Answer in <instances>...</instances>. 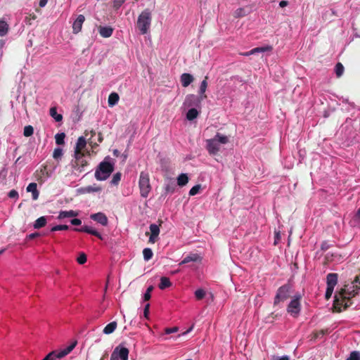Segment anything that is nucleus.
Here are the masks:
<instances>
[{"instance_id": "54", "label": "nucleus", "mask_w": 360, "mask_h": 360, "mask_svg": "<svg viewBox=\"0 0 360 360\" xmlns=\"http://www.w3.org/2000/svg\"><path fill=\"white\" fill-rule=\"evenodd\" d=\"M71 224L74 226H79L82 224V221L79 219H73L71 220Z\"/></svg>"}, {"instance_id": "57", "label": "nucleus", "mask_w": 360, "mask_h": 360, "mask_svg": "<svg viewBox=\"0 0 360 360\" xmlns=\"http://www.w3.org/2000/svg\"><path fill=\"white\" fill-rule=\"evenodd\" d=\"M274 360H289V357L288 356H283L281 357L276 356L274 357Z\"/></svg>"}, {"instance_id": "27", "label": "nucleus", "mask_w": 360, "mask_h": 360, "mask_svg": "<svg viewBox=\"0 0 360 360\" xmlns=\"http://www.w3.org/2000/svg\"><path fill=\"white\" fill-rule=\"evenodd\" d=\"M172 285V283L167 277L162 276L160 278V283H159V288L161 290H165Z\"/></svg>"}, {"instance_id": "47", "label": "nucleus", "mask_w": 360, "mask_h": 360, "mask_svg": "<svg viewBox=\"0 0 360 360\" xmlns=\"http://www.w3.org/2000/svg\"><path fill=\"white\" fill-rule=\"evenodd\" d=\"M188 182V177L186 174L181 173V186H185Z\"/></svg>"}, {"instance_id": "35", "label": "nucleus", "mask_w": 360, "mask_h": 360, "mask_svg": "<svg viewBox=\"0 0 360 360\" xmlns=\"http://www.w3.org/2000/svg\"><path fill=\"white\" fill-rule=\"evenodd\" d=\"M214 138L217 139L218 143H220L225 144V143H228V141H229V139L226 136L222 135L219 133H217Z\"/></svg>"}, {"instance_id": "21", "label": "nucleus", "mask_w": 360, "mask_h": 360, "mask_svg": "<svg viewBox=\"0 0 360 360\" xmlns=\"http://www.w3.org/2000/svg\"><path fill=\"white\" fill-rule=\"evenodd\" d=\"M207 79L208 77L206 76L205 79L202 81L200 89H199V94L201 99L205 98L207 96L205 94L207 87Z\"/></svg>"}, {"instance_id": "37", "label": "nucleus", "mask_w": 360, "mask_h": 360, "mask_svg": "<svg viewBox=\"0 0 360 360\" xmlns=\"http://www.w3.org/2000/svg\"><path fill=\"white\" fill-rule=\"evenodd\" d=\"M121 176L122 174L120 172L115 173L111 179V184L117 185L121 180Z\"/></svg>"}, {"instance_id": "31", "label": "nucleus", "mask_w": 360, "mask_h": 360, "mask_svg": "<svg viewBox=\"0 0 360 360\" xmlns=\"http://www.w3.org/2000/svg\"><path fill=\"white\" fill-rule=\"evenodd\" d=\"M50 115L56 121L60 122L63 120V115L57 113V109L56 107L50 108Z\"/></svg>"}, {"instance_id": "20", "label": "nucleus", "mask_w": 360, "mask_h": 360, "mask_svg": "<svg viewBox=\"0 0 360 360\" xmlns=\"http://www.w3.org/2000/svg\"><path fill=\"white\" fill-rule=\"evenodd\" d=\"M118 351L117 352V359L121 360H128L129 351L127 348L118 346Z\"/></svg>"}, {"instance_id": "51", "label": "nucleus", "mask_w": 360, "mask_h": 360, "mask_svg": "<svg viewBox=\"0 0 360 360\" xmlns=\"http://www.w3.org/2000/svg\"><path fill=\"white\" fill-rule=\"evenodd\" d=\"M352 283L354 285H356V287H357V288L360 287V274L359 276H356Z\"/></svg>"}, {"instance_id": "5", "label": "nucleus", "mask_w": 360, "mask_h": 360, "mask_svg": "<svg viewBox=\"0 0 360 360\" xmlns=\"http://www.w3.org/2000/svg\"><path fill=\"white\" fill-rule=\"evenodd\" d=\"M77 341H75L66 348L57 352L53 351L49 353L42 360H55L56 359H61L70 354L77 345Z\"/></svg>"}, {"instance_id": "32", "label": "nucleus", "mask_w": 360, "mask_h": 360, "mask_svg": "<svg viewBox=\"0 0 360 360\" xmlns=\"http://www.w3.org/2000/svg\"><path fill=\"white\" fill-rule=\"evenodd\" d=\"M143 255L144 259L148 261L153 257V253L150 248H146L143 249Z\"/></svg>"}, {"instance_id": "64", "label": "nucleus", "mask_w": 360, "mask_h": 360, "mask_svg": "<svg viewBox=\"0 0 360 360\" xmlns=\"http://www.w3.org/2000/svg\"><path fill=\"white\" fill-rule=\"evenodd\" d=\"M356 217L358 219H360V208L357 210L356 213Z\"/></svg>"}, {"instance_id": "7", "label": "nucleus", "mask_w": 360, "mask_h": 360, "mask_svg": "<svg viewBox=\"0 0 360 360\" xmlns=\"http://www.w3.org/2000/svg\"><path fill=\"white\" fill-rule=\"evenodd\" d=\"M71 165L76 172H84L88 165V162L84 159V154H75V160H72Z\"/></svg>"}, {"instance_id": "52", "label": "nucleus", "mask_w": 360, "mask_h": 360, "mask_svg": "<svg viewBox=\"0 0 360 360\" xmlns=\"http://www.w3.org/2000/svg\"><path fill=\"white\" fill-rule=\"evenodd\" d=\"M118 349H119V347H116L115 349V350L113 351V352L111 354L110 360H119L117 359V352L118 351Z\"/></svg>"}, {"instance_id": "18", "label": "nucleus", "mask_w": 360, "mask_h": 360, "mask_svg": "<svg viewBox=\"0 0 360 360\" xmlns=\"http://www.w3.org/2000/svg\"><path fill=\"white\" fill-rule=\"evenodd\" d=\"M27 192H31L32 195V199L36 200L39 198V192L37 190V185L36 183H30L27 188Z\"/></svg>"}, {"instance_id": "10", "label": "nucleus", "mask_w": 360, "mask_h": 360, "mask_svg": "<svg viewBox=\"0 0 360 360\" xmlns=\"http://www.w3.org/2000/svg\"><path fill=\"white\" fill-rule=\"evenodd\" d=\"M200 101V97L194 94H189L186 97L184 104L186 107H195L199 105Z\"/></svg>"}, {"instance_id": "40", "label": "nucleus", "mask_w": 360, "mask_h": 360, "mask_svg": "<svg viewBox=\"0 0 360 360\" xmlns=\"http://www.w3.org/2000/svg\"><path fill=\"white\" fill-rule=\"evenodd\" d=\"M63 155V150L60 148H56L53 150V158L56 160L60 158Z\"/></svg>"}, {"instance_id": "1", "label": "nucleus", "mask_w": 360, "mask_h": 360, "mask_svg": "<svg viewBox=\"0 0 360 360\" xmlns=\"http://www.w3.org/2000/svg\"><path fill=\"white\" fill-rule=\"evenodd\" d=\"M360 287L357 288L352 282L350 284H346L338 292L335 293L333 302V308L335 311L341 312V307L344 309H347L352 302L351 299L359 293Z\"/></svg>"}, {"instance_id": "8", "label": "nucleus", "mask_w": 360, "mask_h": 360, "mask_svg": "<svg viewBox=\"0 0 360 360\" xmlns=\"http://www.w3.org/2000/svg\"><path fill=\"white\" fill-rule=\"evenodd\" d=\"M338 275L335 273H330L327 275L326 283L327 288L325 294V298L329 300L333 294V290L336 284L338 283Z\"/></svg>"}, {"instance_id": "60", "label": "nucleus", "mask_w": 360, "mask_h": 360, "mask_svg": "<svg viewBox=\"0 0 360 360\" xmlns=\"http://www.w3.org/2000/svg\"><path fill=\"white\" fill-rule=\"evenodd\" d=\"M287 5H288V1H280V3H279V6H280L281 7H284V6H287Z\"/></svg>"}, {"instance_id": "50", "label": "nucleus", "mask_w": 360, "mask_h": 360, "mask_svg": "<svg viewBox=\"0 0 360 360\" xmlns=\"http://www.w3.org/2000/svg\"><path fill=\"white\" fill-rule=\"evenodd\" d=\"M352 283L354 285H356V287H357V288L360 287V274L359 276H356Z\"/></svg>"}, {"instance_id": "6", "label": "nucleus", "mask_w": 360, "mask_h": 360, "mask_svg": "<svg viewBox=\"0 0 360 360\" xmlns=\"http://www.w3.org/2000/svg\"><path fill=\"white\" fill-rule=\"evenodd\" d=\"M290 285L288 284H285L278 289L274 301V307L278 305L281 302H283L290 297Z\"/></svg>"}, {"instance_id": "16", "label": "nucleus", "mask_w": 360, "mask_h": 360, "mask_svg": "<svg viewBox=\"0 0 360 360\" xmlns=\"http://www.w3.org/2000/svg\"><path fill=\"white\" fill-rule=\"evenodd\" d=\"M271 49H272V47L271 46H264V47H257V48L252 49V50H250L249 51L243 53H241V55L245 56H249L250 55H253V54L258 53L269 51H271Z\"/></svg>"}, {"instance_id": "55", "label": "nucleus", "mask_w": 360, "mask_h": 360, "mask_svg": "<svg viewBox=\"0 0 360 360\" xmlns=\"http://www.w3.org/2000/svg\"><path fill=\"white\" fill-rule=\"evenodd\" d=\"M38 236H39V233H37V232H35V233H32L28 235L27 236V238H28L30 240H32V239H34V238H37Z\"/></svg>"}, {"instance_id": "41", "label": "nucleus", "mask_w": 360, "mask_h": 360, "mask_svg": "<svg viewBox=\"0 0 360 360\" xmlns=\"http://www.w3.org/2000/svg\"><path fill=\"white\" fill-rule=\"evenodd\" d=\"M153 290V285H150L147 288L146 292H145L144 296H143L144 301H148L150 299V297H151L150 293Z\"/></svg>"}, {"instance_id": "25", "label": "nucleus", "mask_w": 360, "mask_h": 360, "mask_svg": "<svg viewBox=\"0 0 360 360\" xmlns=\"http://www.w3.org/2000/svg\"><path fill=\"white\" fill-rule=\"evenodd\" d=\"M117 326V323L116 321L110 322L103 328V332L106 335L111 334L115 330Z\"/></svg>"}, {"instance_id": "48", "label": "nucleus", "mask_w": 360, "mask_h": 360, "mask_svg": "<svg viewBox=\"0 0 360 360\" xmlns=\"http://www.w3.org/2000/svg\"><path fill=\"white\" fill-rule=\"evenodd\" d=\"M8 195L11 198H18V193L17 191L13 189V190L9 191Z\"/></svg>"}, {"instance_id": "49", "label": "nucleus", "mask_w": 360, "mask_h": 360, "mask_svg": "<svg viewBox=\"0 0 360 360\" xmlns=\"http://www.w3.org/2000/svg\"><path fill=\"white\" fill-rule=\"evenodd\" d=\"M86 190L88 192H98V191H101V188L100 187H94V186H89L87 188H86Z\"/></svg>"}, {"instance_id": "9", "label": "nucleus", "mask_w": 360, "mask_h": 360, "mask_svg": "<svg viewBox=\"0 0 360 360\" xmlns=\"http://www.w3.org/2000/svg\"><path fill=\"white\" fill-rule=\"evenodd\" d=\"M300 297H297L291 300L287 307V311L293 317H297L301 309L300 302Z\"/></svg>"}, {"instance_id": "12", "label": "nucleus", "mask_w": 360, "mask_h": 360, "mask_svg": "<svg viewBox=\"0 0 360 360\" xmlns=\"http://www.w3.org/2000/svg\"><path fill=\"white\" fill-rule=\"evenodd\" d=\"M90 218L93 219L94 221H96V222L101 224L103 226H107L108 225V218L106 215L103 212H98L96 214H92L90 216Z\"/></svg>"}, {"instance_id": "19", "label": "nucleus", "mask_w": 360, "mask_h": 360, "mask_svg": "<svg viewBox=\"0 0 360 360\" xmlns=\"http://www.w3.org/2000/svg\"><path fill=\"white\" fill-rule=\"evenodd\" d=\"M194 81V77L188 73L181 74V85L184 87L188 86Z\"/></svg>"}, {"instance_id": "59", "label": "nucleus", "mask_w": 360, "mask_h": 360, "mask_svg": "<svg viewBox=\"0 0 360 360\" xmlns=\"http://www.w3.org/2000/svg\"><path fill=\"white\" fill-rule=\"evenodd\" d=\"M48 0H39V6L44 7L47 4Z\"/></svg>"}, {"instance_id": "62", "label": "nucleus", "mask_w": 360, "mask_h": 360, "mask_svg": "<svg viewBox=\"0 0 360 360\" xmlns=\"http://www.w3.org/2000/svg\"><path fill=\"white\" fill-rule=\"evenodd\" d=\"M166 191L167 192H173L174 191V188L172 187H170L169 186H167V188H166Z\"/></svg>"}, {"instance_id": "26", "label": "nucleus", "mask_w": 360, "mask_h": 360, "mask_svg": "<svg viewBox=\"0 0 360 360\" xmlns=\"http://www.w3.org/2000/svg\"><path fill=\"white\" fill-rule=\"evenodd\" d=\"M77 215H78V213L74 210L61 211L59 213L58 219H64L66 217H77Z\"/></svg>"}, {"instance_id": "34", "label": "nucleus", "mask_w": 360, "mask_h": 360, "mask_svg": "<svg viewBox=\"0 0 360 360\" xmlns=\"http://www.w3.org/2000/svg\"><path fill=\"white\" fill-rule=\"evenodd\" d=\"M344 70H345L344 66L341 63H338L336 64L335 70V74L338 77H340L342 75V74L344 72Z\"/></svg>"}, {"instance_id": "23", "label": "nucleus", "mask_w": 360, "mask_h": 360, "mask_svg": "<svg viewBox=\"0 0 360 360\" xmlns=\"http://www.w3.org/2000/svg\"><path fill=\"white\" fill-rule=\"evenodd\" d=\"M198 260H200V257L198 254L191 253L184 257V259L181 261V264L188 263L190 262H196Z\"/></svg>"}, {"instance_id": "22", "label": "nucleus", "mask_w": 360, "mask_h": 360, "mask_svg": "<svg viewBox=\"0 0 360 360\" xmlns=\"http://www.w3.org/2000/svg\"><path fill=\"white\" fill-rule=\"evenodd\" d=\"M98 30L101 36L105 38L111 37L113 32V29L111 27H100Z\"/></svg>"}, {"instance_id": "39", "label": "nucleus", "mask_w": 360, "mask_h": 360, "mask_svg": "<svg viewBox=\"0 0 360 360\" xmlns=\"http://www.w3.org/2000/svg\"><path fill=\"white\" fill-rule=\"evenodd\" d=\"M347 360H360V353L357 351L352 352Z\"/></svg>"}, {"instance_id": "4", "label": "nucleus", "mask_w": 360, "mask_h": 360, "mask_svg": "<svg viewBox=\"0 0 360 360\" xmlns=\"http://www.w3.org/2000/svg\"><path fill=\"white\" fill-rule=\"evenodd\" d=\"M139 186L141 196L147 198L151 191L149 174L147 172H141L139 176Z\"/></svg>"}, {"instance_id": "29", "label": "nucleus", "mask_w": 360, "mask_h": 360, "mask_svg": "<svg viewBox=\"0 0 360 360\" xmlns=\"http://www.w3.org/2000/svg\"><path fill=\"white\" fill-rule=\"evenodd\" d=\"M8 31V25L5 20H0V36H5Z\"/></svg>"}, {"instance_id": "15", "label": "nucleus", "mask_w": 360, "mask_h": 360, "mask_svg": "<svg viewBox=\"0 0 360 360\" xmlns=\"http://www.w3.org/2000/svg\"><path fill=\"white\" fill-rule=\"evenodd\" d=\"M150 231L151 234L149 238V242L154 243L156 241L157 238L160 233L159 226L155 224H150Z\"/></svg>"}, {"instance_id": "14", "label": "nucleus", "mask_w": 360, "mask_h": 360, "mask_svg": "<svg viewBox=\"0 0 360 360\" xmlns=\"http://www.w3.org/2000/svg\"><path fill=\"white\" fill-rule=\"evenodd\" d=\"M74 231L78 232H85L93 236L98 237L99 239L103 240L102 236L96 230L93 229L91 227L89 226H84L81 228H75Z\"/></svg>"}, {"instance_id": "45", "label": "nucleus", "mask_w": 360, "mask_h": 360, "mask_svg": "<svg viewBox=\"0 0 360 360\" xmlns=\"http://www.w3.org/2000/svg\"><path fill=\"white\" fill-rule=\"evenodd\" d=\"M279 316L278 314H276L275 312H271L269 316L266 318V322L272 323L274 319H276Z\"/></svg>"}, {"instance_id": "28", "label": "nucleus", "mask_w": 360, "mask_h": 360, "mask_svg": "<svg viewBox=\"0 0 360 360\" xmlns=\"http://www.w3.org/2000/svg\"><path fill=\"white\" fill-rule=\"evenodd\" d=\"M198 111L195 108H191L186 113V119L192 121L198 116Z\"/></svg>"}, {"instance_id": "11", "label": "nucleus", "mask_w": 360, "mask_h": 360, "mask_svg": "<svg viewBox=\"0 0 360 360\" xmlns=\"http://www.w3.org/2000/svg\"><path fill=\"white\" fill-rule=\"evenodd\" d=\"M207 150L210 155H216L219 150V145L216 138L207 141Z\"/></svg>"}, {"instance_id": "17", "label": "nucleus", "mask_w": 360, "mask_h": 360, "mask_svg": "<svg viewBox=\"0 0 360 360\" xmlns=\"http://www.w3.org/2000/svg\"><path fill=\"white\" fill-rule=\"evenodd\" d=\"M86 141L83 136L79 137L75 148V154H81L82 150L86 147Z\"/></svg>"}, {"instance_id": "46", "label": "nucleus", "mask_w": 360, "mask_h": 360, "mask_svg": "<svg viewBox=\"0 0 360 360\" xmlns=\"http://www.w3.org/2000/svg\"><path fill=\"white\" fill-rule=\"evenodd\" d=\"M179 330V328L177 326H174L172 328H167L165 329V334H170L172 333H176Z\"/></svg>"}, {"instance_id": "53", "label": "nucleus", "mask_w": 360, "mask_h": 360, "mask_svg": "<svg viewBox=\"0 0 360 360\" xmlns=\"http://www.w3.org/2000/svg\"><path fill=\"white\" fill-rule=\"evenodd\" d=\"M149 308H150V304H147L145 307H144V310H143V315L144 316L148 319V314H149Z\"/></svg>"}, {"instance_id": "30", "label": "nucleus", "mask_w": 360, "mask_h": 360, "mask_svg": "<svg viewBox=\"0 0 360 360\" xmlns=\"http://www.w3.org/2000/svg\"><path fill=\"white\" fill-rule=\"evenodd\" d=\"M46 224V219L45 217H41L38 218L34 224V228L39 229L40 228L44 227Z\"/></svg>"}, {"instance_id": "61", "label": "nucleus", "mask_w": 360, "mask_h": 360, "mask_svg": "<svg viewBox=\"0 0 360 360\" xmlns=\"http://www.w3.org/2000/svg\"><path fill=\"white\" fill-rule=\"evenodd\" d=\"M124 1L125 0H115V4L120 6L124 2Z\"/></svg>"}, {"instance_id": "13", "label": "nucleus", "mask_w": 360, "mask_h": 360, "mask_svg": "<svg viewBox=\"0 0 360 360\" xmlns=\"http://www.w3.org/2000/svg\"><path fill=\"white\" fill-rule=\"evenodd\" d=\"M85 20V17L83 15H79L72 25V32L74 34L79 33L82 27V24Z\"/></svg>"}, {"instance_id": "58", "label": "nucleus", "mask_w": 360, "mask_h": 360, "mask_svg": "<svg viewBox=\"0 0 360 360\" xmlns=\"http://www.w3.org/2000/svg\"><path fill=\"white\" fill-rule=\"evenodd\" d=\"M326 331L323 330H320L319 332L315 334V338H319L320 335H324L326 334Z\"/></svg>"}, {"instance_id": "24", "label": "nucleus", "mask_w": 360, "mask_h": 360, "mask_svg": "<svg viewBox=\"0 0 360 360\" xmlns=\"http://www.w3.org/2000/svg\"><path fill=\"white\" fill-rule=\"evenodd\" d=\"M119 99H120V97L117 93H115V92L111 93L108 96V105L110 107L114 106L115 105H116L118 103Z\"/></svg>"}, {"instance_id": "63", "label": "nucleus", "mask_w": 360, "mask_h": 360, "mask_svg": "<svg viewBox=\"0 0 360 360\" xmlns=\"http://www.w3.org/2000/svg\"><path fill=\"white\" fill-rule=\"evenodd\" d=\"M103 136H102V134L101 133H99L98 134V142L99 143H101L103 141Z\"/></svg>"}, {"instance_id": "38", "label": "nucleus", "mask_w": 360, "mask_h": 360, "mask_svg": "<svg viewBox=\"0 0 360 360\" xmlns=\"http://www.w3.org/2000/svg\"><path fill=\"white\" fill-rule=\"evenodd\" d=\"M201 189V185L197 184L194 186L189 191V195L193 196L196 194H198L200 192V190Z\"/></svg>"}, {"instance_id": "2", "label": "nucleus", "mask_w": 360, "mask_h": 360, "mask_svg": "<svg viewBox=\"0 0 360 360\" xmlns=\"http://www.w3.org/2000/svg\"><path fill=\"white\" fill-rule=\"evenodd\" d=\"M110 158L106 157L99 163L98 165L96 172H95V178L98 181H105L106 180L110 174L114 171V163L110 162Z\"/></svg>"}, {"instance_id": "43", "label": "nucleus", "mask_w": 360, "mask_h": 360, "mask_svg": "<svg viewBox=\"0 0 360 360\" xmlns=\"http://www.w3.org/2000/svg\"><path fill=\"white\" fill-rule=\"evenodd\" d=\"M195 295L196 299L200 300L204 298L205 292L202 289H198L195 292Z\"/></svg>"}, {"instance_id": "33", "label": "nucleus", "mask_w": 360, "mask_h": 360, "mask_svg": "<svg viewBox=\"0 0 360 360\" xmlns=\"http://www.w3.org/2000/svg\"><path fill=\"white\" fill-rule=\"evenodd\" d=\"M65 133H58L56 134L55 136L56 143L58 145H63L65 143Z\"/></svg>"}, {"instance_id": "36", "label": "nucleus", "mask_w": 360, "mask_h": 360, "mask_svg": "<svg viewBox=\"0 0 360 360\" xmlns=\"http://www.w3.org/2000/svg\"><path fill=\"white\" fill-rule=\"evenodd\" d=\"M34 134V128L31 125L25 126L24 128L23 135L26 137L31 136Z\"/></svg>"}, {"instance_id": "3", "label": "nucleus", "mask_w": 360, "mask_h": 360, "mask_svg": "<svg viewBox=\"0 0 360 360\" xmlns=\"http://www.w3.org/2000/svg\"><path fill=\"white\" fill-rule=\"evenodd\" d=\"M152 20L151 12L146 8L138 17L136 25L141 34H146L150 27Z\"/></svg>"}, {"instance_id": "42", "label": "nucleus", "mask_w": 360, "mask_h": 360, "mask_svg": "<svg viewBox=\"0 0 360 360\" xmlns=\"http://www.w3.org/2000/svg\"><path fill=\"white\" fill-rule=\"evenodd\" d=\"M87 258L85 253H80L79 256L77 257V261L79 264H84L86 262Z\"/></svg>"}, {"instance_id": "56", "label": "nucleus", "mask_w": 360, "mask_h": 360, "mask_svg": "<svg viewBox=\"0 0 360 360\" xmlns=\"http://www.w3.org/2000/svg\"><path fill=\"white\" fill-rule=\"evenodd\" d=\"M193 326H194V324H192L188 328H187L186 330L184 331H181V336H184V335H186V334H188L189 332H191L193 328Z\"/></svg>"}, {"instance_id": "44", "label": "nucleus", "mask_w": 360, "mask_h": 360, "mask_svg": "<svg viewBox=\"0 0 360 360\" xmlns=\"http://www.w3.org/2000/svg\"><path fill=\"white\" fill-rule=\"evenodd\" d=\"M69 229L68 225H57L51 228V231H63Z\"/></svg>"}]
</instances>
